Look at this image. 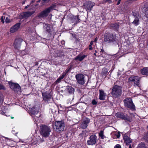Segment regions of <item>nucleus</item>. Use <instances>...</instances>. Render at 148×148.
I'll return each mask as SVG.
<instances>
[{"mask_svg": "<svg viewBox=\"0 0 148 148\" xmlns=\"http://www.w3.org/2000/svg\"><path fill=\"white\" fill-rule=\"evenodd\" d=\"M29 6V5H27L25 7V9H27V8H28V7Z\"/></svg>", "mask_w": 148, "mask_h": 148, "instance_id": "obj_49", "label": "nucleus"}, {"mask_svg": "<svg viewBox=\"0 0 148 148\" xmlns=\"http://www.w3.org/2000/svg\"><path fill=\"white\" fill-rule=\"evenodd\" d=\"M142 11L145 14V16L148 18V5L145 4L143 7L142 8Z\"/></svg>", "mask_w": 148, "mask_h": 148, "instance_id": "obj_20", "label": "nucleus"}, {"mask_svg": "<svg viewBox=\"0 0 148 148\" xmlns=\"http://www.w3.org/2000/svg\"><path fill=\"white\" fill-rule=\"evenodd\" d=\"M0 113L3 115H5V113L2 110H0Z\"/></svg>", "mask_w": 148, "mask_h": 148, "instance_id": "obj_45", "label": "nucleus"}, {"mask_svg": "<svg viewBox=\"0 0 148 148\" xmlns=\"http://www.w3.org/2000/svg\"><path fill=\"white\" fill-rule=\"evenodd\" d=\"M65 75V74H63L60 77H60L61 79H62L64 77Z\"/></svg>", "mask_w": 148, "mask_h": 148, "instance_id": "obj_44", "label": "nucleus"}, {"mask_svg": "<svg viewBox=\"0 0 148 148\" xmlns=\"http://www.w3.org/2000/svg\"><path fill=\"white\" fill-rule=\"evenodd\" d=\"M44 141V140H42V142H43V141Z\"/></svg>", "mask_w": 148, "mask_h": 148, "instance_id": "obj_62", "label": "nucleus"}, {"mask_svg": "<svg viewBox=\"0 0 148 148\" xmlns=\"http://www.w3.org/2000/svg\"><path fill=\"white\" fill-rule=\"evenodd\" d=\"M71 67H70L69 68V69L66 70L65 71V73L64 74H65V75H66V73L69 72L70 70H71Z\"/></svg>", "mask_w": 148, "mask_h": 148, "instance_id": "obj_40", "label": "nucleus"}, {"mask_svg": "<svg viewBox=\"0 0 148 148\" xmlns=\"http://www.w3.org/2000/svg\"><path fill=\"white\" fill-rule=\"evenodd\" d=\"M35 12V11H32L31 12L27 11L24 12L22 15L23 18H27L31 16Z\"/></svg>", "mask_w": 148, "mask_h": 148, "instance_id": "obj_18", "label": "nucleus"}, {"mask_svg": "<svg viewBox=\"0 0 148 148\" xmlns=\"http://www.w3.org/2000/svg\"><path fill=\"white\" fill-rule=\"evenodd\" d=\"M121 0H118V3H117V5H119L120 3V2L121 1Z\"/></svg>", "mask_w": 148, "mask_h": 148, "instance_id": "obj_47", "label": "nucleus"}, {"mask_svg": "<svg viewBox=\"0 0 148 148\" xmlns=\"http://www.w3.org/2000/svg\"><path fill=\"white\" fill-rule=\"evenodd\" d=\"M97 38H96L95 39V42H96L97 41Z\"/></svg>", "mask_w": 148, "mask_h": 148, "instance_id": "obj_51", "label": "nucleus"}, {"mask_svg": "<svg viewBox=\"0 0 148 148\" xmlns=\"http://www.w3.org/2000/svg\"><path fill=\"white\" fill-rule=\"evenodd\" d=\"M43 28L47 32L49 33L50 34H51V29L49 25L47 24H44Z\"/></svg>", "mask_w": 148, "mask_h": 148, "instance_id": "obj_21", "label": "nucleus"}, {"mask_svg": "<svg viewBox=\"0 0 148 148\" xmlns=\"http://www.w3.org/2000/svg\"><path fill=\"white\" fill-rule=\"evenodd\" d=\"M140 72L142 75H148V68L145 67L141 69Z\"/></svg>", "mask_w": 148, "mask_h": 148, "instance_id": "obj_25", "label": "nucleus"}, {"mask_svg": "<svg viewBox=\"0 0 148 148\" xmlns=\"http://www.w3.org/2000/svg\"><path fill=\"white\" fill-rule=\"evenodd\" d=\"M101 51L102 52H104V50L103 49H101Z\"/></svg>", "mask_w": 148, "mask_h": 148, "instance_id": "obj_50", "label": "nucleus"}, {"mask_svg": "<svg viewBox=\"0 0 148 148\" xmlns=\"http://www.w3.org/2000/svg\"><path fill=\"white\" fill-rule=\"evenodd\" d=\"M5 138L7 139H9V138Z\"/></svg>", "mask_w": 148, "mask_h": 148, "instance_id": "obj_58", "label": "nucleus"}, {"mask_svg": "<svg viewBox=\"0 0 148 148\" xmlns=\"http://www.w3.org/2000/svg\"><path fill=\"white\" fill-rule=\"evenodd\" d=\"M117 1V0H115L114 1Z\"/></svg>", "mask_w": 148, "mask_h": 148, "instance_id": "obj_60", "label": "nucleus"}, {"mask_svg": "<svg viewBox=\"0 0 148 148\" xmlns=\"http://www.w3.org/2000/svg\"><path fill=\"white\" fill-rule=\"evenodd\" d=\"M5 18V17L4 16H2L1 18V22L3 23H4V19Z\"/></svg>", "mask_w": 148, "mask_h": 148, "instance_id": "obj_37", "label": "nucleus"}, {"mask_svg": "<svg viewBox=\"0 0 148 148\" xmlns=\"http://www.w3.org/2000/svg\"><path fill=\"white\" fill-rule=\"evenodd\" d=\"M66 89L68 92L70 94L73 93L74 91V89L70 86H67Z\"/></svg>", "mask_w": 148, "mask_h": 148, "instance_id": "obj_26", "label": "nucleus"}, {"mask_svg": "<svg viewBox=\"0 0 148 148\" xmlns=\"http://www.w3.org/2000/svg\"><path fill=\"white\" fill-rule=\"evenodd\" d=\"M11 119H13L14 118V117H13L11 116Z\"/></svg>", "mask_w": 148, "mask_h": 148, "instance_id": "obj_56", "label": "nucleus"}, {"mask_svg": "<svg viewBox=\"0 0 148 148\" xmlns=\"http://www.w3.org/2000/svg\"><path fill=\"white\" fill-rule=\"evenodd\" d=\"M61 80V79L60 77H59L57 79L56 81L55 82L56 83H59L60 82Z\"/></svg>", "mask_w": 148, "mask_h": 148, "instance_id": "obj_42", "label": "nucleus"}, {"mask_svg": "<svg viewBox=\"0 0 148 148\" xmlns=\"http://www.w3.org/2000/svg\"><path fill=\"white\" fill-rule=\"evenodd\" d=\"M124 106L132 110H135V107L131 98H126L123 100Z\"/></svg>", "mask_w": 148, "mask_h": 148, "instance_id": "obj_4", "label": "nucleus"}, {"mask_svg": "<svg viewBox=\"0 0 148 148\" xmlns=\"http://www.w3.org/2000/svg\"><path fill=\"white\" fill-rule=\"evenodd\" d=\"M97 137L95 135H92L89 137V140L87 141V144L88 145H95L97 142Z\"/></svg>", "mask_w": 148, "mask_h": 148, "instance_id": "obj_12", "label": "nucleus"}, {"mask_svg": "<svg viewBox=\"0 0 148 148\" xmlns=\"http://www.w3.org/2000/svg\"><path fill=\"white\" fill-rule=\"evenodd\" d=\"M99 99L100 100H104L105 99L106 94L104 93L103 90H99Z\"/></svg>", "mask_w": 148, "mask_h": 148, "instance_id": "obj_22", "label": "nucleus"}, {"mask_svg": "<svg viewBox=\"0 0 148 148\" xmlns=\"http://www.w3.org/2000/svg\"><path fill=\"white\" fill-rule=\"evenodd\" d=\"M5 22L6 23H9L10 22V20L8 17H6L5 19Z\"/></svg>", "mask_w": 148, "mask_h": 148, "instance_id": "obj_41", "label": "nucleus"}, {"mask_svg": "<svg viewBox=\"0 0 148 148\" xmlns=\"http://www.w3.org/2000/svg\"><path fill=\"white\" fill-rule=\"evenodd\" d=\"M21 25L20 23H18L14 25L10 29V32L11 33H14L16 32L19 28Z\"/></svg>", "mask_w": 148, "mask_h": 148, "instance_id": "obj_17", "label": "nucleus"}, {"mask_svg": "<svg viewBox=\"0 0 148 148\" xmlns=\"http://www.w3.org/2000/svg\"><path fill=\"white\" fill-rule=\"evenodd\" d=\"M97 103L96 101H95V100H92V103L93 105H96L97 104Z\"/></svg>", "mask_w": 148, "mask_h": 148, "instance_id": "obj_43", "label": "nucleus"}, {"mask_svg": "<svg viewBox=\"0 0 148 148\" xmlns=\"http://www.w3.org/2000/svg\"><path fill=\"white\" fill-rule=\"evenodd\" d=\"M108 71L106 68H104L102 69L101 72V74L103 76L106 75H108Z\"/></svg>", "mask_w": 148, "mask_h": 148, "instance_id": "obj_28", "label": "nucleus"}, {"mask_svg": "<svg viewBox=\"0 0 148 148\" xmlns=\"http://www.w3.org/2000/svg\"><path fill=\"white\" fill-rule=\"evenodd\" d=\"M86 57V56L85 55H83L82 56L81 54L78 55L75 58V60H78L79 61H81L83 60L84 58Z\"/></svg>", "mask_w": 148, "mask_h": 148, "instance_id": "obj_24", "label": "nucleus"}, {"mask_svg": "<svg viewBox=\"0 0 148 148\" xmlns=\"http://www.w3.org/2000/svg\"><path fill=\"white\" fill-rule=\"evenodd\" d=\"M93 41H91L90 43V44L89 45V49L90 50H91L92 49V46L93 45Z\"/></svg>", "mask_w": 148, "mask_h": 148, "instance_id": "obj_36", "label": "nucleus"}, {"mask_svg": "<svg viewBox=\"0 0 148 148\" xmlns=\"http://www.w3.org/2000/svg\"><path fill=\"white\" fill-rule=\"evenodd\" d=\"M119 23H116L112 24L111 25V26L114 29L118 31L119 28Z\"/></svg>", "mask_w": 148, "mask_h": 148, "instance_id": "obj_27", "label": "nucleus"}, {"mask_svg": "<svg viewBox=\"0 0 148 148\" xmlns=\"http://www.w3.org/2000/svg\"><path fill=\"white\" fill-rule=\"evenodd\" d=\"M120 135L119 132L118 133V134L117 135H116V136L117 138H119L120 137Z\"/></svg>", "mask_w": 148, "mask_h": 148, "instance_id": "obj_46", "label": "nucleus"}, {"mask_svg": "<svg viewBox=\"0 0 148 148\" xmlns=\"http://www.w3.org/2000/svg\"><path fill=\"white\" fill-rule=\"evenodd\" d=\"M111 2H112V1H111L110 2H109V3H111Z\"/></svg>", "mask_w": 148, "mask_h": 148, "instance_id": "obj_63", "label": "nucleus"}, {"mask_svg": "<svg viewBox=\"0 0 148 148\" xmlns=\"http://www.w3.org/2000/svg\"><path fill=\"white\" fill-rule=\"evenodd\" d=\"M144 139L148 143V132L144 136Z\"/></svg>", "mask_w": 148, "mask_h": 148, "instance_id": "obj_34", "label": "nucleus"}, {"mask_svg": "<svg viewBox=\"0 0 148 148\" xmlns=\"http://www.w3.org/2000/svg\"><path fill=\"white\" fill-rule=\"evenodd\" d=\"M104 40L105 42L108 43L118 44V40L116 35L112 33L105 34L104 36Z\"/></svg>", "mask_w": 148, "mask_h": 148, "instance_id": "obj_1", "label": "nucleus"}, {"mask_svg": "<svg viewBox=\"0 0 148 148\" xmlns=\"http://www.w3.org/2000/svg\"><path fill=\"white\" fill-rule=\"evenodd\" d=\"M23 41V40L21 38H18L15 40L14 45V48L18 49L21 47V43Z\"/></svg>", "mask_w": 148, "mask_h": 148, "instance_id": "obj_15", "label": "nucleus"}, {"mask_svg": "<svg viewBox=\"0 0 148 148\" xmlns=\"http://www.w3.org/2000/svg\"><path fill=\"white\" fill-rule=\"evenodd\" d=\"M2 94L0 91V103H1V101L2 100Z\"/></svg>", "mask_w": 148, "mask_h": 148, "instance_id": "obj_38", "label": "nucleus"}, {"mask_svg": "<svg viewBox=\"0 0 148 148\" xmlns=\"http://www.w3.org/2000/svg\"><path fill=\"white\" fill-rule=\"evenodd\" d=\"M52 8V7L51 6L46 8L38 14L37 16V17H38L39 18L47 17Z\"/></svg>", "mask_w": 148, "mask_h": 148, "instance_id": "obj_6", "label": "nucleus"}, {"mask_svg": "<svg viewBox=\"0 0 148 148\" xmlns=\"http://www.w3.org/2000/svg\"><path fill=\"white\" fill-rule=\"evenodd\" d=\"M89 122L90 119L88 118H86L82 122V124L80 126V127L84 129L86 128Z\"/></svg>", "mask_w": 148, "mask_h": 148, "instance_id": "obj_16", "label": "nucleus"}, {"mask_svg": "<svg viewBox=\"0 0 148 148\" xmlns=\"http://www.w3.org/2000/svg\"><path fill=\"white\" fill-rule=\"evenodd\" d=\"M95 53H97V51L95 50Z\"/></svg>", "mask_w": 148, "mask_h": 148, "instance_id": "obj_61", "label": "nucleus"}, {"mask_svg": "<svg viewBox=\"0 0 148 148\" xmlns=\"http://www.w3.org/2000/svg\"><path fill=\"white\" fill-rule=\"evenodd\" d=\"M41 0H38L37 1V2L38 3L40 2Z\"/></svg>", "mask_w": 148, "mask_h": 148, "instance_id": "obj_54", "label": "nucleus"}, {"mask_svg": "<svg viewBox=\"0 0 148 148\" xmlns=\"http://www.w3.org/2000/svg\"><path fill=\"white\" fill-rule=\"evenodd\" d=\"M99 136L101 137L102 139H103L104 138V136L103 135V131H101L99 133Z\"/></svg>", "mask_w": 148, "mask_h": 148, "instance_id": "obj_32", "label": "nucleus"}, {"mask_svg": "<svg viewBox=\"0 0 148 148\" xmlns=\"http://www.w3.org/2000/svg\"><path fill=\"white\" fill-rule=\"evenodd\" d=\"M95 3L91 1H86L83 4V8L86 9L88 12L91 11Z\"/></svg>", "mask_w": 148, "mask_h": 148, "instance_id": "obj_9", "label": "nucleus"}, {"mask_svg": "<svg viewBox=\"0 0 148 148\" xmlns=\"http://www.w3.org/2000/svg\"><path fill=\"white\" fill-rule=\"evenodd\" d=\"M64 56L63 52L61 50H57L55 52V53L54 55L55 57H61Z\"/></svg>", "mask_w": 148, "mask_h": 148, "instance_id": "obj_23", "label": "nucleus"}, {"mask_svg": "<svg viewBox=\"0 0 148 148\" xmlns=\"http://www.w3.org/2000/svg\"><path fill=\"white\" fill-rule=\"evenodd\" d=\"M6 89L5 87L2 83L0 82V90H5Z\"/></svg>", "mask_w": 148, "mask_h": 148, "instance_id": "obj_33", "label": "nucleus"}, {"mask_svg": "<svg viewBox=\"0 0 148 148\" xmlns=\"http://www.w3.org/2000/svg\"><path fill=\"white\" fill-rule=\"evenodd\" d=\"M114 148H121V146L120 145L117 144L114 146Z\"/></svg>", "mask_w": 148, "mask_h": 148, "instance_id": "obj_39", "label": "nucleus"}, {"mask_svg": "<svg viewBox=\"0 0 148 148\" xmlns=\"http://www.w3.org/2000/svg\"><path fill=\"white\" fill-rule=\"evenodd\" d=\"M43 1H44V2H45L46 1H47V0H42Z\"/></svg>", "mask_w": 148, "mask_h": 148, "instance_id": "obj_55", "label": "nucleus"}, {"mask_svg": "<svg viewBox=\"0 0 148 148\" xmlns=\"http://www.w3.org/2000/svg\"><path fill=\"white\" fill-rule=\"evenodd\" d=\"M8 84L10 88L15 92H18L21 90V87L18 84L11 82H9Z\"/></svg>", "mask_w": 148, "mask_h": 148, "instance_id": "obj_10", "label": "nucleus"}, {"mask_svg": "<svg viewBox=\"0 0 148 148\" xmlns=\"http://www.w3.org/2000/svg\"><path fill=\"white\" fill-rule=\"evenodd\" d=\"M32 116L34 118V119L36 122L39 121V118H40V112L38 111H32L31 112Z\"/></svg>", "mask_w": 148, "mask_h": 148, "instance_id": "obj_13", "label": "nucleus"}, {"mask_svg": "<svg viewBox=\"0 0 148 148\" xmlns=\"http://www.w3.org/2000/svg\"><path fill=\"white\" fill-rule=\"evenodd\" d=\"M42 94L43 100L45 102L49 103L51 97L50 94L47 93V92H42Z\"/></svg>", "mask_w": 148, "mask_h": 148, "instance_id": "obj_14", "label": "nucleus"}, {"mask_svg": "<svg viewBox=\"0 0 148 148\" xmlns=\"http://www.w3.org/2000/svg\"><path fill=\"white\" fill-rule=\"evenodd\" d=\"M115 116L118 118L122 119L124 121L131 122L132 121L131 116H128L126 114L121 112H117L115 114Z\"/></svg>", "mask_w": 148, "mask_h": 148, "instance_id": "obj_5", "label": "nucleus"}, {"mask_svg": "<svg viewBox=\"0 0 148 148\" xmlns=\"http://www.w3.org/2000/svg\"><path fill=\"white\" fill-rule=\"evenodd\" d=\"M132 14L134 16V17L135 18H138V17L139 16V13L137 12H133Z\"/></svg>", "mask_w": 148, "mask_h": 148, "instance_id": "obj_31", "label": "nucleus"}, {"mask_svg": "<svg viewBox=\"0 0 148 148\" xmlns=\"http://www.w3.org/2000/svg\"><path fill=\"white\" fill-rule=\"evenodd\" d=\"M51 129L49 127L46 125H42L40 126V132L41 135L44 137H48L51 132Z\"/></svg>", "mask_w": 148, "mask_h": 148, "instance_id": "obj_2", "label": "nucleus"}, {"mask_svg": "<svg viewBox=\"0 0 148 148\" xmlns=\"http://www.w3.org/2000/svg\"><path fill=\"white\" fill-rule=\"evenodd\" d=\"M129 82H133L134 85V86H137L139 87H140V78L137 76H132L130 77L128 79Z\"/></svg>", "mask_w": 148, "mask_h": 148, "instance_id": "obj_8", "label": "nucleus"}, {"mask_svg": "<svg viewBox=\"0 0 148 148\" xmlns=\"http://www.w3.org/2000/svg\"><path fill=\"white\" fill-rule=\"evenodd\" d=\"M136 0H129V1H136Z\"/></svg>", "mask_w": 148, "mask_h": 148, "instance_id": "obj_53", "label": "nucleus"}, {"mask_svg": "<svg viewBox=\"0 0 148 148\" xmlns=\"http://www.w3.org/2000/svg\"><path fill=\"white\" fill-rule=\"evenodd\" d=\"M55 125L56 130L57 131H62L64 130L65 125L63 121H56Z\"/></svg>", "mask_w": 148, "mask_h": 148, "instance_id": "obj_7", "label": "nucleus"}, {"mask_svg": "<svg viewBox=\"0 0 148 148\" xmlns=\"http://www.w3.org/2000/svg\"><path fill=\"white\" fill-rule=\"evenodd\" d=\"M77 82L79 84L83 85L85 83L84 76L82 74H77L75 75Z\"/></svg>", "mask_w": 148, "mask_h": 148, "instance_id": "obj_11", "label": "nucleus"}, {"mask_svg": "<svg viewBox=\"0 0 148 148\" xmlns=\"http://www.w3.org/2000/svg\"><path fill=\"white\" fill-rule=\"evenodd\" d=\"M74 19L76 20V22H79V20L80 19L79 18V16H75L74 17Z\"/></svg>", "mask_w": 148, "mask_h": 148, "instance_id": "obj_35", "label": "nucleus"}, {"mask_svg": "<svg viewBox=\"0 0 148 148\" xmlns=\"http://www.w3.org/2000/svg\"><path fill=\"white\" fill-rule=\"evenodd\" d=\"M139 19L138 18H135L133 22L132 23L135 26H137L139 24Z\"/></svg>", "mask_w": 148, "mask_h": 148, "instance_id": "obj_29", "label": "nucleus"}, {"mask_svg": "<svg viewBox=\"0 0 148 148\" xmlns=\"http://www.w3.org/2000/svg\"><path fill=\"white\" fill-rule=\"evenodd\" d=\"M129 148H132V147L131 145H129Z\"/></svg>", "mask_w": 148, "mask_h": 148, "instance_id": "obj_52", "label": "nucleus"}, {"mask_svg": "<svg viewBox=\"0 0 148 148\" xmlns=\"http://www.w3.org/2000/svg\"><path fill=\"white\" fill-rule=\"evenodd\" d=\"M121 86L114 85L112 89V95L115 98H117L121 95Z\"/></svg>", "mask_w": 148, "mask_h": 148, "instance_id": "obj_3", "label": "nucleus"}, {"mask_svg": "<svg viewBox=\"0 0 148 148\" xmlns=\"http://www.w3.org/2000/svg\"><path fill=\"white\" fill-rule=\"evenodd\" d=\"M123 137L125 143L127 145H129L130 143L132 142V139L126 134H124Z\"/></svg>", "mask_w": 148, "mask_h": 148, "instance_id": "obj_19", "label": "nucleus"}, {"mask_svg": "<svg viewBox=\"0 0 148 148\" xmlns=\"http://www.w3.org/2000/svg\"><path fill=\"white\" fill-rule=\"evenodd\" d=\"M38 62H36L35 63V65H38Z\"/></svg>", "mask_w": 148, "mask_h": 148, "instance_id": "obj_48", "label": "nucleus"}, {"mask_svg": "<svg viewBox=\"0 0 148 148\" xmlns=\"http://www.w3.org/2000/svg\"><path fill=\"white\" fill-rule=\"evenodd\" d=\"M147 128H148V125L147 126Z\"/></svg>", "mask_w": 148, "mask_h": 148, "instance_id": "obj_64", "label": "nucleus"}, {"mask_svg": "<svg viewBox=\"0 0 148 148\" xmlns=\"http://www.w3.org/2000/svg\"><path fill=\"white\" fill-rule=\"evenodd\" d=\"M137 148H146L145 145L143 143H141L138 145Z\"/></svg>", "mask_w": 148, "mask_h": 148, "instance_id": "obj_30", "label": "nucleus"}, {"mask_svg": "<svg viewBox=\"0 0 148 148\" xmlns=\"http://www.w3.org/2000/svg\"><path fill=\"white\" fill-rule=\"evenodd\" d=\"M94 55H95V56H96V53H94Z\"/></svg>", "mask_w": 148, "mask_h": 148, "instance_id": "obj_57", "label": "nucleus"}, {"mask_svg": "<svg viewBox=\"0 0 148 148\" xmlns=\"http://www.w3.org/2000/svg\"><path fill=\"white\" fill-rule=\"evenodd\" d=\"M62 42H63L64 43V41H62Z\"/></svg>", "mask_w": 148, "mask_h": 148, "instance_id": "obj_59", "label": "nucleus"}]
</instances>
